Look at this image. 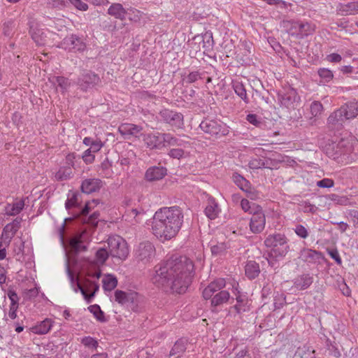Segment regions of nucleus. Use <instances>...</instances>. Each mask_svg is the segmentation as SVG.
<instances>
[{
  "instance_id": "31",
  "label": "nucleus",
  "mask_w": 358,
  "mask_h": 358,
  "mask_svg": "<svg viewBox=\"0 0 358 358\" xmlns=\"http://www.w3.org/2000/svg\"><path fill=\"white\" fill-rule=\"evenodd\" d=\"M29 33L38 45H43L46 43L47 36L43 29L31 27Z\"/></svg>"
},
{
  "instance_id": "6",
  "label": "nucleus",
  "mask_w": 358,
  "mask_h": 358,
  "mask_svg": "<svg viewBox=\"0 0 358 358\" xmlns=\"http://www.w3.org/2000/svg\"><path fill=\"white\" fill-rule=\"evenodd\" d=\"M158 118L160 121L176 128H181L184 124L183 115L168 108L161 110Z\"/></svg>"
},
{
  "instance_id": "14",
  "label": "nucleus",
  "mask_w": 358,
  "mask_h": 358,
  "mask_svg": "<svg viewBox=\"0 0 358 358\" xmlns=\"http://www.w3.org/2000/svg\"><path fill=\"white\" fill-rule=\"evenodd\" d=\"M22 218L17 217L12 222L7 224L3 229L1 238L9 245L12 238L21 227Z\"/></svg>"
},
{
  "instance_id": "54",
  "label": "nucleus",
  "mask_w": 358,
  "mask_h": 358,
  "mask_svg": "<svg viewBox=\"0 0 358 358\" xmlns=\"http://www.w3.org/2000/svg\"><path fill=\"white\" fill-rule=\"evenodd\" d=\"M249 166L250 169H257L266 167V164L264 160L259 159V158H256V159H252V160L250 161Z\"/></svg>"
},
{
  "instance_id": "12",
  "label": "nucleus",
  "mask_w": 358,
  "mask_h": 358,
  "mask_svg": "<svg viewBox=\"0 0 358 358\" xmlns=\"http://www.w3.org/2000/svg\"><path fill=\"white\" fill-rule=\"evenodd\" d=\"M78 288L80 289L81 294L85 299L88 302H91L92 299L95 295V293L99 290V286L95 282L85 279L83 284L77 282Z\"/></svg>"
},
{
  "instance_id": "40",
  "label": "nucleus",
  "mask_w": 358,
  "mask_h": 358,
  "mask_svg": "<svg viewBox=\"0 0 358 358\" xmlns=\"http://www.w3.org/2000/svg\"><path fill=\"white\" fill-rule=\"evenodd\" d=\"M73 176L72 169L69 166L62 167L56 173L55 177L58 180H66Z\"/></svg>"
},
{
  "instance_id": "26",
  "label": "nucleus",
  "mask_w": 358,
  "mask_h": 358,
  "mask_svg": "<svg viewBox=\"0 0 358 358\" xmlns=\"http://www.w3.org/2000/svg\"><path fill=\"white\" fill-rule=\"evenodd\" d=\"M279 99L285 107H290L297 99V93L293 88L288 89L283 94L279 95Z\"/></svg>"
},
{
  "instance_id": "24",
  "label": "nucleus",
  "mask_w": 358,
  "mask_h": 358,
  "mask_svg": "<svg viewBox=\"0 0 358 358\" xmlns=\"http://www.w3.org/2000/svg\"><path fill=\"white\" fill-rule=\"evenodd\" d=\"M204 212L206 215L210 220H214L218 216L220 212V208L215 199L209 198L208 199V203Z\"/></svg>"
},
{
  "instance_id": "42",
  "label": "nucleus",
  "mask_w": 358,
  "mask_h": 358,
  "mask_svg": "<svg viewBox=\"0 0 358 358\" xmlns=\"http://www.w3.org/2000/svg\"><path fill=\"white\" fill-rule=\"evenodd\" d=\"M317 73L321 78L320 82L323 83L330 82L334 78L332 71L328 69L320 68L318 69Z\"/></svg>"
},
{
  "instance_id": "32",
  "label": "nucleus",
  "mask_w": 358,
  "mask_h": 358,
  "mask_svg": "<svg viewBox=\"0 0 358 358\" xmlns=\"http://www.w3.org/2000/svg\"><path fill=\"white\" fill-rule=\"evenodd\" d=\"M299 21L293 20H285L281 22V27L291 36L298 37V27Z\"/></svg>"
},
{
  "instance_id": "60",
  "label": "nucleus",
  "mask_w": 358,
  "mask_h": 358,
  "mask_svg": "<svg viewBox=\"0 0 358 358\" xmlns=\"http://www.w3.org/2000/svg\"><path fill=\"white\" fill-rule=\"evenodd\" d=\"M200 78H201V76L199 71H192L185 78V81L187 83H193Z\"/></svg>"
},
{
  "instance_id": "37",
  "label": "nucleus",
  "mask_w": 358,
  "mask_h": 358,
  "mask_svg": "<svg viewBox=\"0 0 358 358\" xmlns=\"http://www.w3.org/2000/svg\"><path fill=\"white\" fill-rule=\"evenodd\" d=\"M315 351L308 346H302L297 348L294 358H315Z\"/></svg>"
},
{
  "instance_id": "4",
  "label": "nucleus",
  "mask_w": 358,
  "mask_h": 358,
  "mask_svg": "<svg viewBox=\"0 0 358 358\" xmlns=\"http://www.w3.org/2000/svg\"><path fill=\"white\" fill-rule=\"evenodd\" d=\"M287 239L284 234H275L268 236L264 241L267 248H272L275 256L284 257L287 253L289 246Z\"/></svg>"
},
{
  "instance_id": "17",
  "label": "nucleus",
  "mask_w": 358,
  "mask_h": 358,
  "mask_svg": "<svg viewBox=\"0 0 358 358\" xmlns=\"http://www.w3.org/2000/svg\"><path fill=\"white\" fill-rule=\"evenodd\" d=\"M103 185L99 178H87L82 182L80 189L82 192L89 194L99 191Z\"/></svg>"
},
{
  "instance_id": "23",
  "label": "nucleus",
  "mask_w": 358,
  "mask_h": 358,
  "mask_svg": "<svg viewBox=\"0 0 358 358\" xmlns=\"http://www.w3.org/2000/svg\"><path fill=\"white\" fill-rule=\"evenodd\" d=\"M108 14L120 20H124L127 12L121 3H112L108 9Z\"/></svg>"
},
{
  "instance_id": "28",
  "label": "nucleus",
  "mask_w": 358,
  "mask_h": 358,
  "mask_svg": "<svg viewBox=\"0 0 358 358\" xmlns=\"http://www.w3.org/2000/svg\"><path fill=\"white\" fill-rule=\"evenodd\" d=\"M343 113V111L339 108L331 113L327 119L328 124L337 127H341L343 123L347 120Z\"/></svg>"
},
{
  "instance_id": "10",
  "label": "nucleus",
  "mask_w": 358,
  "mask_h": 358,
  "mask_svg": "<svg viewBox=\"0 0 358 358\" xmlns=\"http://www.w3.org/2000/svg\"><path fill=\"white\" fill-rule=\"evenodd\" d=\"M256 208V210L250 212L252 215L250 218V228L252 233L259 234L265 227L266 217L262 208L257 206Z\"/></svg>"
},
{
  "instance_id": "5",
  "label": "nucleus",
  "mask_w": 358,
  "mask_h": 358,
  "mask_svg": "<svg viewBox=\"0 0 358 358\" xmlns=\"http://www.w3.org/2000/svg\"><path fill=\"white\" fill-rule=\"evenodd\" d=\"M90 242V233L87 230H83L76 234L69 239V245L72 252L78 254L86 251Z\"/></svg>"
},
{
  "instance_id": "8",
  "label": "nucleus",
  "mask_w": 358,
  "mask_h": 358,
  "mask_svg": "<svg viewBox=\"0 0 358 358\" xmlns=\"http://www.w3.org/2000/svg\"><path fill=\"white\" fill-rule=\"evenodd\" d=\"M101 82L99 76L90 71H83L78 78L77 84L83 92L93 88Z\"/></svg>"
},
{
  "instance_id": "34",
  "label": "nucleus",
  "mask_w": 358,
  "mask_h": 358,
  "mask_svg": "<svg viewBox=\"0 0 358 358\" xmlns=\"http://www.w3.org/2000/svg\"><path fill=\"white\" fill-rule=\"evenodd\" d=\"M245 273L248 278L255 279L260 273L259 264L255 261L248 262L245 267Z\"/></svg>"
},
{
  "instance_id": "62",
  "label": "nucleus",
  "mask_w": 358,
  "mask_h": 358,
  "mask_svg": "<svg viewBox=\"0 0 358 358\" xmlns=\"http://www.w3.org/2000/svg\"><path fill=\"white\" fill-rule=\"evenodd\" d=\"M71 4H73L76 8L80 10L85 11L88 9V5L81 0H68Z\"/></svg>"
},
{
  "instance_id": "33",
  "label": "nucleus",
  "mask_w": 358,
  "mask_h": 358,
  "mask_svg": "<svg viewBox=\"0 0 358 358\" xmlns=\"http://www.w3.org/2000/svg\"><path fill=\"white\" fill-rule=\"evenodd\" d=\"M24 201L21 199L16 201L12 204H7L5 208L6 214L8 215L14 216L18 215L24 208Z\"/></svg>"
},
{
  "instance_id": "63",
  "label": "nucleus",
  "mask_w": 358,
  "mask_h": 358,
  "mask_svg": "<svg viewBox=\"0 0 358 358\" xmlns=\"http://www.w3.org/2000/svg\"><path fill=\"white\" fill-rule=\"evenodd\" d=\"M82 158H83V161L87 164H91L94 162V155H92V152L91 151V150L87 149L84 152V153L82 156Z\"/></svg>"
},
{
  "instance_id": "47",
  "label": "nucleus",
  "mask_w": 358,
  "mask_h": 358,
  "mask_svg": "<svg viewBox=\"0 0 358 358\" xmlns=\"http://www.w3.org/2000/svg\"><path fill=\"white\" fill-rule=\"evenodd\" d=\"M80 194L79 193H73L71 197L68 198L65 203V207L67 210L73 207H80L79 204V196Z\"/></svg>"
},
{
  "instance_id": "57",
  "label": "nucleus",
  "mask_w": 358,
  "mask_h": 358,
  "mask_svg": "<svg viewBox=\"0 0 358 358\" xmlns=\"http://www.w3.org/2000/svg\"><path fill=\"white\" fill-rule=\"evenodd\" d=\"M100 213L98 211L94 212L90 217H85V222L87 224L96 227L99 220Z\"/></svg>"
},
{
  "instance_id": "22",
  "label": "nucleus",
  "mask_w": 358,
  "mask_h": 358,
  "mask_svg": "<svg viewBox=\"0 0 358 358\" xmlns=\"http://www.w3.org/2000/svg\"><path fill=\"white\" fill-rule=\"evenodd\" d=\"M54 321L50 318H46L37 324L29 329L30 331L38 335H43L48 334L51 329Z\"/></svg>"
},
{
  "instance_id": "38",
  "label": "nucleus",
  "mask_w": 358,
  "mask_h": 358,
  "mask_svg": "<svg viewBox=\"0 0 358 358\" xmlns=\"http://www.w3.org/2000/svg\"><path fill=\"white\" fill-rule=\"evenodd\" d=\"M248 303V298L245 295H238L236 296V304L234 306L236 312L238 314L245 312Z\"/></svg>"
},
{
  "instance_id": "27",
  "label": "nucleus",
  "mask_w": 358,
  "mask_h": 358,
  "mask_svg": "<svg viewBox=\"0 0 358 358\" xmlns=\"http://www.w3.org/2000/svg\"><path fill=\"white\" fill-rule=\"evenodd\" d=\"M187 340L179 339L177 341L169 353V358H179L186 350Z\"/></svg>"
},
{
  "instance_id": "9",
  "label": "nucleus",
  "mask_w": 358,
  "mask_h": 358,
  "mask_svg": "<svg viewBox=\"0 0 358 358\" xmlns=\"http://www.w3.org/2000/svg\"><path fill=\"white\" fill-rule=\"evenodd\" d=\"M155 255V248L149 241L141 243L136 250V257L144 264L152 260Z\"/></svg>"
},
{
  "instance_id": "30",
  "label": "nucleus",
  "mask_w": 358,
  "mask_h": 358,
  "mask_svg": "<svg viewBox=\"0 0 358 358\" xmlns=\"http://www.w3.org/2000/svg\"><path fill=\"white\" fill-rule=\"evenodd\" d=\"M230 299V294L226 290H222L211 298V306L214 308L226 303Z\"/></svg>"
},
{
  "instance_id": "35",
  "label": "nucleus",
  "mask_w": 358,
  "mask_h": 358,
  "mask_svg": "<svg viewBox=\"0 0 358 358\" xmlns=\"http://www.w3.org/2000/svg\"><path fill=\"white\" fill-rule=\"evenodd\" d=\"M145 213L143 208H129L126 210L124 214L123 215V217H124L125 220L130 221L131 218H134L136 222H139L138 217Z\"/></svg>"
},
{
  "instance_id": "19",
  "label": "nucleus",
  "mask_w": 358,
  "mask_h": 358,
  "mask_svg": "<svg viewBox=\"0 0 358 358\" xmlns=\"http://www.w3.org/2000/svg\"><path fill=\"white\" fill-rule=\"evenodd\" d=\"M166 169L163 166H152L145 172V179L148 181L159 180L166 175Z\"/></svg>"
},
{
  "instance_id": "59",
  "label": "nucleus",
  "mask_w": 358,
  "mask_h": 358,
  "mask_svg": "<svg viewBox=\"0 0 358 358\" xmlns=\"http://www.w3.org/2000/svg\"><path fill=\"white\" fill-rule=\"evenodd\" d=\"M334 185V181L330 178H324L317 182V186L321 188H330Z\"/></svg>"
},
{
  "instance_id": "16",
  "label": "nucleus",
  "mask_w": 358,
  "mask_h": 358,
  "mask_svg": "<svg viewBox=\"0 0 358 358\" xmlns=\"http://www.w3.org/2000/svg\"><path fill=\"white\" fill-rule=\"evenodd\" d=\"M225 285L226 282L223 278H218L211 282L203 290V297L206 300L213 298L216 293L222 291V289L225 287Z\"/></svg>"
},
{
  "instance_id": "25",
  "label": "nucleus",
  "mask_w": 358,
  "mask_h": 358,
  "mask_svg": "<svg viewBox=\"0 0 358 358\" xmlns=\"http://www.w3.org/2000/svg\"><path fill=\"white\" fill-rule=\"evenodd\" d=\"M340 108L347 120L353 119L358 115V102H348Z\"/></svg>"
},
{
  "instance_id": "20",
  "label": "nucleus",
  "mask_w": 358,
  "mask_h": 358,
  "mask_svg": "<svg viewBox=\"0 0 358 358\" xmlns=\"http://www.w3.org/2000/svg\"><path fill=\"white\" fill-rule=\"evenodd\" d=\"M313 282V277L309 273H303L294 280V287L299 290H305Z\"/></svg>"
},
{
  "instance_id": "7",
  "label": "nucleus",
  "mask_w": 358,
  "mask_h": 358,
  "mask_svg": "<svg viewBox=\"0 0 358 358\" xmlns=\"http://www.w3.org/2000/svg\"><path fill=\"white\" fill-rule=\"evenodd\" d=\"M201 129L211 136H224L227 134V130L224 124L220 121L205 119L199 124Z\"/></svg>"
},
{
  "instance_id": "2",
  "label": "nucleus",
  "mask_w": 358,
  "mask_h": 358,
  "mask_svg": "<svg viewBox=\"0 0 358 358\" xmlns=\"http://www.w3.org/2000/svg\"><path fill=\"white\" fill-rule=\"evenodd\" d=\"M183 218L182 210L178 206L161 208L152 217V234L162 241L170 240L180 230Z\"/></svg>"
},
{
  "instance_id": "1",
  "label": "nucleus",
  "mask_w": 358,
  "mask_h": 358,
  "mask_svg": "<svg viewBox=\"0 0 358 358\" xmlns=\"http://www.w3.org/2000/svg\"><path fill=\"white\" fill-rule=\"evenodd\" d=\"M194 275V264L185 256L174 255L166 262L155 266L152 282L165 291L183 294Z\"/></svg>"
},
{
  "instance_id": "56",
  "label": "nucleus",
  "mask_w": 358,
  "mask_h": 358,
  "mask_svg": "<svg viewBox=\"0 0 358 358\" xmlns=\"http://www.w3.org/2000/svg\"><path fill=\"white\" fill-rule=\"evenodd\" d=\"M101 169L103 171V174H104L106 177H110L111 176V164L108 159L106 158L101 162Z\"/></svg>"
},
{
  "instance_id": "50",
  "label": "nucleus",
  "mask_w": 358,
  "mask_h": 358,
  "mask_svg": "<svg viewBox=\"0 0 358 358\" xmlns=\"http://www.w3.org/2000/svg\"><path fill=\"white\" fill-rule=\"evenodd\" d=\"M89 310L94 315L97 320L100 322H104L105 318L103 312L101 310V308L98 305H92L89 306Z\"/></svg>"
},
{
  "instance_id": "49",
  "label": "nucleus",
  "mask_w": 358,
  "mask_h": 358,
  "mask_svg": "<svg viewBox=\"0 0 358 358\" xmlns=\"http://www.w3.org/2000/svg\"><path fill=\"white\" fill-rule=\"evenodd\" d=\"M51 82L54 85L57 84L62 90H66L70 85L69 80L63 76L53 77Z\"/></svg>"
},
{
  "instance_id": "18",
  "label": "nucleus",
  "mask_w": 358,
  "mask_h": 358,
  "mask_svg": "<svg viewBox=\"0 0 358 358\" xmlns=\"http://www.w3.org/2000/svg\"><path fill=\"white\" fill-rule=\"evenodd\" d=\"M163 134H148L144 135L143 141L148 148L150 149H162L165 146L164 144Z\"/></svg>"
},
{
  "instance_id": "43",
  "label": "nucleus",
  "mask_w": 358,
  "mask_h": 358,
  "mask_svg": "<svg viewBox=\"0 0 358 358\" xmlns=\"http://www.w3.org/2000/svg\"><path fill=\"white\" fill-rule=\"evenodd\" d=\"M234 182L243 191L248 192L249 182L242 176L235 173L233 175Z\"/></svg>"
},
{
  "instance_id": "15",
  "label": "nucleus",
  "mask_w": 358,
  "mask_h": 358,
  "mask_svg": "<svg viewBox=\"0 0 358 358\" xmlns=\"http://www.w3.org/2000/svg\"><path fill=\"white\" fill-rule=\"evenodd\" d=\"M187 136H174L169 133H163L164 144L169 146H178L181 148H186L189 145Z\"/></svg>"
},
{
  "instance_id": "61",
  "label": "nucleus",
  "mask_w": 358,
  "mask_h": 358,
  "mask_svg": "<svg viewBox=\"0 0 358 358\" xmlns=\"http://www.w3.org/2000/svg\"><path fill=\"white\" fill-rule=\"evenodd\" d=\"M184 150L182 148H173L169 152V155L173 159H180L184 155Z\"/></svg>"
},
{
  "instance_id": "64",
  "label": "nucleus",
  "mask_w": 358,
  "mask_h": 358,
  "mask_svg": "<svg viewBox=\"0 0 358 358\" xmlns=\"http://www.w3.org/2000/svg\"><path fill=\"white\" fill-rule=\"evenodd\" d=\"M77 155L76 153H70L66 157V164L67 166H75V162L78 159Z\"/></svg>"
},
{
  "instance_id": "55",
  "label": "nucleus",
  "mask_w": 358,
  "mask_h": 358,
  "mask_svg": "<svg viewBox=\"0 0 358 358\" xmlns=\"http://www.w3.org/2000/svg\"><path fill=\"white\" fill-rule=\"evenodd\" d=\"M115 301L120 303L124 304L129 301V296L126 292L121 290H116L115 292Z\"/></svg>"
},
{
  "instance_id": "48",
  "label": "nucleus",
  "mask_w": 358,
  "mask_h": 358,
  "mask_svg": "<svg viewBox=\"0 0 358 358\" xmlns=\"http://www.w3.org/2000/svg\"><path fill=\"white\" fill-rule=\"evenodd\" d=\"M109 250L105 248L99 249L96 252V260L99 264H104L109 257Z\"/></svg>"
},
{
  "instance_id": "3",
  "label": "nucleus",
  "mask_w": 358,
  "mask_h": 358,
  "mask_svg": "<svg viewBox=\"0 0 358 358\" xmlns=\"http://www.w3.org/2000/svg\"><path fill=\"white\" fill-rule=\"evenodd\" d=\"M108 248L110 256L120 260L125 259L129 254L127 244L120 236H113L108 238Z\"/></svg>"
},
{
  "instance_id": "41",
  "label": "nucleus",
  "mask_w": 358,
  "mask_h": 358,
  "mask_svg": "<svg viewBox=\"0 0 358 358\" xmlns=\"http://www.w3.org/2000/svg\"><path fill=\"white\" fill-rule=\"evenodd\" d=\"M117 285L116 278L108 275L103 279V287L106 291L113 290Z\"/></svg>"
},
{
  "instance_id": "21",
  "label": "nucleus",
  "mask_w": 358,
  "mask_h": 358,
  "mask_svg": "<svg viewBox=\"0 0 358 358\" xmlns=\"http://www.w3.org/2000/svg\"><path fill=\"white\" fill-rule=\"evenodd\" d=\"M141 130V127L133 124H122L118 128V131L124 138H127L128 136L138 137Z\"/></svg>"
},
{
  "instance_id": "29",
  "label": "nucleus",
  "mask_w": 358,
  "mask_h": 358,
  "mask_svg": "<svg viewBox=\"0 0 358 358\" xmlns=\"http://www.w3.org/2000/svg\"><path fill=\"white\" fill-rule=\"evenodd\" d=\"M315 31V25L310 22L299 21L298 38H301L313 34Z\"/></svg>"
},
{
  "instance_id": "39",
  "label": "nucleus",
  "mask_w": 358,
  "mask_h": 358,
  "mask_svg": "<svg viewBox=\"0 0 358 358\" xmlns=\"http://www.w3.org/2000/svg\"><path fill=\"white\" fill-rule=\"evenodd\" d=\"M326 152L329 158H331L334 160H338L342 155V152L339 148L338 144L333 143L329 145V147L327 148Z\"/></svg>"
},
{
  "instance_id": "13",
  "label": "nucleus",
  "mask_w": 358,
  "mask_h": 358,
  "mask_svg": "<svg viewBox=\"0 0 358 358\" xmlns=\"http://www.w3.org/2000/svg\"><path fill=\"white\" fill-rule=\"evenodd\" d=\"M298 258L308 264H315L319 263L323 256L320 252L303 248L300 250Z\"/></svg>"
},
{
  "instance_id": "46",
  "label": "nucleus",
  "mask_w": 358,
  "mask_h": 358,
  "mask_svg": "<svg viewBox=\"0 0 358 358\" xmlns=\"http://www.w3.org/2000/svg\"><path fill=\"white\" fill-rule=\"evenodd\" d=\"M127 15L128 16V18L130 21L134 22H138L141 20L142 13L134 8H129L127 10H126Z\"/></svg>"
},
{
  "instance_id": "52",
  "label": "nucleus",
  "mask_w": 358,
  "mask_h": 358,
  "mask_svg": "<svg viewBox=\"0 0 358 358\" xmlns=\"http://www.w3.org/2000/svg\"><path fill=\"white\" fill-rule=\"evenodd\" d=\"M310 110L313 117H317L322 113L323 106L320 101H315L310 104Z\"/></svg>"
},
{
  "instance_id": "58",
  "label": "nucleus",
  "mask_w": 358,
  "mask_h": 358,
  "mask_svg": "<svg viewBox=\"0 0 358 358\" xmlns=\"http://www.w3.org/2000/svg\"><path fill=\"white\" fill-rule=\"evenodd\" d=\"M294 231L297 236L301 238H306L308 236V231L302 224H297L294 229Z\"/></svg>"
},
{
  "instance_id": "51",
  "label": "nucleus",
  "mask_w": 358,
  "mask_h": 358,
  "mask_svg": "<svg viewBox=\"0 0 358 358\" xmlns=\"http://www.w3.org/2000/svg\"><path fill=\"white\" fill-rule=\"evenodd\" d=\"M81 343L85 347L94 350H96L99 346L98 341L91 336L83 337L81 339Z\"/></svg>"
},
{
  "instance_id": "53",
  "label": "nucleus",
  "mask_w": 358,
  "mask_h": 358,
  "mask_svg": "<svg viewBox=\"0 0 358 358\" xmlns=\"http://www.w3.org/2000/svg\"><path fill=\"white\" fill-rule=\"evenodd\" d=\"M97 203H99V201L96 199L87 201L84 208L81 209L80 214L86 216L90 213V210L93 208L94 206L97 205Z\"/></svg>"
},
{
  "instance_id": "44",
  "label": "nucleus",
  "mask_w": 358,
  "mask_h": 358,
  "mask_svg": "<svg viewBox=\"0 0 358 358\" xmlns=\"http://www.w3.org/2000/svg\"><path fill=\"white\" fill-rule=\"evenodd\" d=\"M342 11L346 15H355L358 13V1L348 3L342 6Z\"/></svg>"
},
{
  "instance_id": "11",
  "label": "nucleus",
  "mask_w": 358,
  "mask_h": 358,
  "mask_svg": "<svg viewBox=\"0 0 358 358\" xmlns=\"http://www.w3.org/2000/svg\"><path fill=\"white\" fill-rule=\"evenodd\" d=\"M61 45L65 50L74 52H83L86 48L85 43L83 40L73 34L65 37L62 41Z\"/></svg>"
},
{
  "instance_id": "45",
  "label": "nucleus",
  "mask_w": 358,
  "mask_h": 358,
  "mask_svg": "<svg viewBox=\"0 0 358 358\" xmlns=\"http://www.w3.org/2000/svg\"><path fill=\"white\" fill-rule=\"evenodd\" d=\"M228 248L227 245L225 243H217L215 245H211V252L213 255H224Z\"/></svg>"
},
{
  "instance_id": "36",
  "label": "nucleus",
  "mask_w": 358,
  "mask_h": 358,
  "mask_svg": "<svg viewBox=\"0 0 358 358\" xmlns=\"http://www.w3.org/2000/svg\"><path fill=\"white\" fill-rule=\"evenodd\" d=\"M233 89L235 93L244 101L245 103H248L249 100L247 96L246 90L245 86L241 82L235 80L233 81Z\"/></svg>"
}]
</instances>
